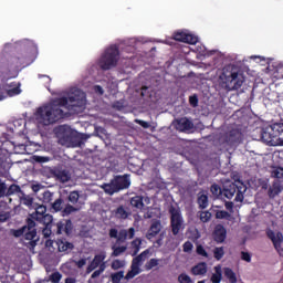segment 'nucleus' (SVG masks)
<instances>
[{
  "instance_id": "nucleus-28",
  "label": "nucleus",
  "mask_w": 283,
  "mask_h": 283,
  "mask_svg": "<svg viewBox=\"0 0 283 283\" xmlns=\"http://www.w3.org/2000/svg\"><path fill=\"white\" fill-rule=\"evenodd\" d=\"M115 217H117L119 220H127V218H129V212H127V210H125V207L119 206L115 210Z\"/></svg>"
},
{
  "instance_id": "nucleus-27",
  "label": "nucleus",
  "mask_w": 283,
  "mask_h": 283,
  "mask_svg": "<svg viewBox=\"0 0 283 283\" xmlns=\"http://www.w3.org/2000/svg\"><path fill=\"white\" fill-rule=\"evenodd\" d=\"M45 213H48V207L39 206L35 209V212L31 214V218H33V220H39V218L45 216Z\"/></svg>"
},
{
  "instance_id": "nucleus-25",
  "label": "nucleus",
  "mask_w": 283,
  "mask_h": 283,
  "mask_svg": "<svg viewBox=\"0 0 283 283\" xmlns=\"http://www.w3.org/2000/svg\"><path fill=\"white\" fill-rule=\"evenodd\" d=\"M223 274L230 283H238V275L235 274V272H233L231 268H224Z\"/></svg>"
},
{
  "instance_id": "nucleus-29",
  "label": "nucleus",
  "mask_w": 283,
  "mask_h": 283,
  "mask_svg": "<svg viewBox=\"0 0 283 283\" xmlns=\"http://www.w3.org/2000/svg\"><path fill=\"white\" fill-rule=\"evenodd\" d=\"M20 202L24 205V207H32L34 205V198L25 195V192L21 193Z\"/></svg>"
},
{
  "instance_id": "nucleus-5",
  "label": "nucleus",
  "mask_w": 283,
  "mask_h": 283,
  "mask_svg": "<svg viewBox=\"0 0 283 283\" xmlns=\"http://www.w3.org/2000/svg\"><path fill=\"white\" fill-rule=\"evenodd\" d=\"M245 192L247 186H244L242 181L230 182L223 186L222 200H224V198H227V200H231V198L235 196L234 202H243Z\"/></svg>"
},
{
  "instance_id": "nucleus-21",
  "label": "nucleus",
  "mask_w": 283,
  "mask_h": 283,
  "mask_svg": "<svg viewBox=\"0 0 283 283\" xmlns=\"http://www.w3.org/2000/svg\"><path fill=\"white\" fill-rule=\"evenodd\" d=\"M207 262H200L191 268L192 275H207Z\"/></svg>"
},
{
  "instance_id": "nucleus-54",
  "label": "nucleus",
  "mask_w": 283,
  "mask_h": 283,
  "mask_svg": "<svg viewBox=\"0 0 283 283\" xmlns=\"http://www.w3.org/2000/svg\"><path fill=\"white\" fill-rule=\"evenodd\" d=\"M184 253H191L193 251V243L191 241H186L182 245Z\"/></svg>"
},
{
  "instance_id": "nucleus-26",
  "label": "nucleus",
  "mask_w": 283,
  "mask_h": 283,
  "mask_svg": "<svg viewBox=\"0 0 283 283\" xmlns=\"http://www.w3.org/2000/svg\"><path fill=\"white\" fill-rule=\"evenodd\" d=\"M210 191H211L212 196H214V198H219L220 200H222L223 188H221L220 185L213 184L210 187Z\"/></svg>"
},
{
  "instance_id": "nucleus-30",
  "label": "nucleus",
  "mask_w": 283,
  "mask_h": 283,
  "mask_svg": "<svg viewBox=\"0 0 283 283\" xmlns=\"http://www.w3.org/2000/svg\"><path fill=\"white\" fill-rule=\"evenodd\" d=\"M74 249V243L69 242V241H61L59 243V251L62 253H65L66 251H72Z\"/></svg>"
},
{
  "instance_id": "nucleus-44",
  "label": "nucleus",
  "mask_w": 283,
  "mask_h": 283,
  "mask_svg": "<svg viewBox=\"0 0 283 283\" xmlns=\"http://www.w3.org/2000/svg\"><path fill=\"white\" fill-rule=\"evenodd\" d=\"M125 277V272L119 271L111 275L112 283H120V280Z\"/></svg>"
},
{
  "instance_id": "nucleus-22",
  "label": "nucleus",
  "mask_w": 283,
  "mask_h": 283,
  "mask_svg": "<svg viewBox=\"0 0 283 283\" xmlns=\"http://www.w3.org/2000/svg\"><path fill=\"white\" fill-rule=\"evenodd\" d=\"M54 177L56 180H60V182H70V172L67 170H55Z\"/></svg>"
},
{
  "instance_id": "nucleus-18",
  "label": "nucleus",
  "mask_w": 283,
  "mask_h": 283,
  "mask_svg": "<svg viewBox=\"0 0 283 283\" xmlns=\"http://www.w3.org/2000/svg\"><path fill=\"white\" fill-rule=\"evenodd\" d=\"M176 129L178 132H189V129H193V122L187 117H182L177 120Z\"/></svg>"
},
{
  "instance_id": "nucleus-41",
  "label": "nucleus",
  "mask_w": 283,
  "mask_h": 283,
  "mask_svg": "<svg viewBox=\"0 0 283 283\" xmlns=\"http://www.w3.org/2000/svg\"><path fill=\"white\" fill-rule=\"evenodd\" d=\"M107 269V264L106 263H103L101 264V266L98 268V270H95L91 277L92 280H96V277H99L102 273H105V270Z\"/></svg>"
},
{
  "instance_id": "nucleus-13",
  "label": "nucleus",
  "mask_w": 283,
  "mask_h": 283,
  "mask_svg": "<svg viewBox=\"0 0 283 283\" xmlns=\"http://www.w3.org/2000/svg\"><path fill=\"white\" fill-rule=\"evenodd\" d=\"M266 237L269 238V240H271L275 251H277V253H280V251H282V242H283V234L282 232H276L268 229L266 230Z\"/></svg>"
},
{
  "instance_id": "nucleus-35",
  "label": "nucleus",
  "mask_w": 283,
  "mask_h": 283,
  "mask_svg": "<svg viewBox=\"0 0 283 283\" xmlns=\"http://www.w3.org/2000/svg\"><path fill=\"white\" fill-rule=\"evenodd\" d=\"M76 211H78V208L67 203L62 210V216L65 218V216H72V213H76Z\"/></svg>"
},
{
  "instance_id": "nucleus-3",
  "label": "nucleus",
  "mask_w": 283,
  "mask_h": 283,
  "mask_svg": "<svg viewBox=\"0 0 283 283\" xmlns=\"http://www.w3.org/2000/svg\"><path fill=\"white\" fill-rule=\"evenodd\" d=\"M118 59H120V51L116 44H113L99 57L98 66L104 71L112 70L118 65Z\"/></svg>"
},
{
  "instance_id": "nucleus-58",
  "label": "nucleus",
  "mask_w": 283,
  "mask_h": 283,
  "mask_svg": "<svg viewBox=\"0 0 283 283\" xmlns=\"http://www.w3.org/2000/svg\"><path fill=\"white\" fill-rule=\"evenodd\" d=\"M10 220V212L0 210V222H8Z\"/></svg>"
},
{
  "instance_id": "nucleus-17",
  "label": "nucleus",
  "mask_w": 283,
  "mask_h": 283,
  "mask_svg": "<svg viewBox=\"0 0 283 283\" xmlns=\"http://www.w3.org/2000/svg\"><path fill=\"white\" fill-rule=\"evenodd\" d=\"M163 231V223L160 220H153L150 228L146 234L147 240H154L158 233Z\"/></svg>"
},
{
  "instance_id": "nucleus-9",
  "label": "nucleus",
  "mask_w": 283,
  "mask_h": 283,
  "mask_svg": "<svg viewBox=\"0 0 283 283\" xmlns=\"http://www.w3.org/2000/svg\"><path fill=\"white\" fill-rule=\"evenodd\" d=\"M0 90H2L6 96L12 98L13 96H19L21 94V82H11L6 84H0Z\"/></svg>"
},
{
  "instance_id": "nucleus-57",
  "label": "nucleus",
  "mask_w": 283,
  "mask_h": 283,
  "mask_svg": "<svg viewBox=\"0 0 283 283\" xmlns=\"http://www.w3.org/2000/svg\"><path fill=\"white\" fill-rule=\"evenodd\" d=\"M124 264H123V261L120 260H114L112 262V269L113 271H118V269H123Z\"/></svg>"
},
{
  "instance_id": "nucleus-43",
  "label": "nucleus",
  "mask_w": 283,
  "mask_h": 283,
  "mask_svg": "<svg viewBox=\"0 0 283 283\" xmlns=\"http://www.w3.org/2000/svg\"><path fill=\"white\" fill-rule=\"evenodd\" d=\"M272 178H276V180H280L283 178V168L282 167H274L271 172Z\"/></svg>"
},
{
  "instance_id": "nucleus-53",
  "label": "nucleus",
  "mask_w": 283,
  "mask_h": 283,
  "mask_svg": "<svg viewBox=\"0 0 283 283\" xmlns=\"http://www.w3.org/2000/svg\"><path fill=\"white\" fill-rule=\"evenodd\" d=\"M197 255H201V258H209V253L207 252V250H205V247H202L201 244L197 245Z\"/></svg>"
},
{
  "instance_id": "nucleus-52",
  "label": "nucleus",
  "mask_w": 283,
  "mask_h": 283,
  "mask_svg": "<svg viewBox=\"0 0 283 283\" xmlns=\"http://www.w3.org/2000/svg\"><path fill=\"white\" fill-rule=\"evenodd\" d=\"M61 143H62V145H72V143H74V136H72V135H64L61 138Z\"/></svg>"
},
{
  "instance_id": "nucleus-37",
  "label": "nucleus",
  "mask_w": 283,
  "mask_h": 283,
  "mask_svg": "<svg viewBox=\"0 0 283 283\" xmlns=\"http://www.w3.org/2000/svg\"><path fill=\"white\" fill-rule=\"evenodd\" d=\"M132 207L135 209H143V196H136L130 199Z\"/></svg>"
},
{
  "instance_id": "nucleus-39",
  "label": "nucleus",
  "mask_w": 283,
  "mask_h": 283,
  "mask_svg": "<svg viewBox=\"0 0 283 283\" xmlns=\"http://www.w3.org/2000/svg\"><path fill=\"white\" fill-rule=\"evenodd\" d=\"M34 220H36V219H34V218H28L27 219V224L25 226H23V228H25V231H36V222L34 221Z\"/></svg>"
},
{
  "instance_id": "nucleus-60",
  "label": "nucleus",
  "mask_w": 283,
  "mask_h": 283,
  "mask_svg": "<svg viewBox=\"0 0 283 283\" xmlns=\"http://www.w3.org/2000/svg\"><path fill=\"white\" fill-rule=\"evenodd\" d=\"M114 109H118L120 112L122 109H125V104L120 101H117L113 104Z\"/></svg>"
},
{
  "instance_id": "nucleus-6",
  "label": "nucleus",
  "mask_w": 283,
  "mask_h": 283,
  "mask_svg": "<svg viewBox=\"0 0 283 283\" xmlns=\"http://www.w3.org/2000/svg\"><path fill=\"white\" fill-rule=\"evenodd\" d=\"M280 132H283V123H276L270 127L262 128L260 132L262 143L271 147L280 145Z\"/></svg>"
},
{
  "instance_id": "nucleus-14",
  "label": "nucleus",
  "mask_w": 283,
  "mask_h": 283,
  "mask_svg": "<svg viewBox=\"0 0 283 283\" xmlns=\"http://www.w3.org/2000/svg\"><path fill=\"white\" fill-rule=\"evenodd\" d=\"M106 258H107V254L105 252L95 254V256L86 268V273L90 274L92 273V271H96V269H99L101 264H105Z\"/></svg>"
},
{
  "instance_id": "nucleus-1",
  "label": "nucleus",
  "mask_w": 283,
  "mask_h": 283,
  "mask_svg": "<svg viewBox=\"0 0 283 283\" xmlns=\"http://www.w3.org/2000/svg\"><path fill=\"white\" fill-rule=\"evenodd\" d=\"M86 97L85 93L81 90H75L69 97H60L46 106L39 107L36 111L38 120L41 125H54L63 118H69L70 113L63 111L62 107H67L73 112H81L85 109Z\"/></svg>"
},
{
  "instance_id": "nucleus-56",
  "label": "nucleus",
  "mask_w": 283,
  "mask_h": 283,
  "mask_svg": "<svg viewBox=\"0 0 283 283\" xmlns=\"http://www.w3.org/2000/svg\"><path fill=\"white\" fill-rule=\"evenodd\" d=\"M189 240H191L192 242H198V240H200V232L198 231V229H195L193 231H191V235L189 237Z\"/></svg>"
},
{
  "instance_id": "nucleus-12",
  "label": "nucleus",
  "mask_w": 283,
  "mask_h": 283,
  "mask_svg": "<svg viewBox=\"0 0 283 283\" xmlns=\"http://www.w3.org/2000/svg\"><path fill=\"white\" fill-rule=\"evenodd\" d=\"M172 39L175 41H180L181 43H188L189 45H196V43H198V36L185 31H176Z\"/></svg>"
},
{
  "instance_id": "nucleus-23",
  "label": "nucleus",
  "mask_w": 283,
  "mask_h": 283,
  "mask_svg": "<svg viewBox=\"0 0 283 283\" xmlns=\"http://www.w3.org/2000/svg\"><path fill=\"white\" fill-rule=\"evenodd\" d=\"M210 282L212 283H221L222 282V266L216 265L214 273L210 277Z\"/></svg>"
},
{
  "instance_id": "nucleus-32",
  "label": "nucleus",
  "mask_w": 283,
  "mask_h": 283,
  "mask_svg": "<svg viewBox=\"0 0 283 283\" xmlns=\"http://www.w3.org/2000/svg\"><path fill=\"white\" fill-rule=\"evenodd\" d=\"M54 200V192H51L50 190H46L42 195V201L44 205H52V201Z\"/></svg>"
},
{
  "instance_id": "nucleus-15",
  "label": "nucleus",
  "mask_w": 283,
  "mask_h": 283,
  "mask_svg": "<svg viewBox=\"0 0 283 283\" xmlns=\"http://www.w3.org/2000/svg\"><path fill=\"white\" fill-rule=\"evenodd\" d=\"M212 238L217 244H222L227 240V228L222 224H217L212 233Z\"/></svg>"
},
{
  "instance_id": "nucleus-8",
  "label": "nucleus",
  "mask_w": 283,
  "mask_h": 283,
  "mask_svg": "<svg viewBox=\"0 0 283 283\" xmlns=\"http://www.w3.org/2000/svg\"><path fill=\"white\" fill-rule=\"evenodd\" d=\"M74 231V224L72 223L71 219H62L56 222L55 224V233L56 235H72Z\"/></svg>"
},
{
  "instance_id": "nucleus-62",
  "label": "nucleus",
  "mask_w": 283,
  "mask_h": 283,
  "mask_svg": "<svg viewBox=\"0 0 283 283\" xmlns=\"http://www.w3.org/2000/svg\"><path fill=\"white\" fill-rule=\"evenodd\" d=\"M241 260L244 262H251V254L249 252H241Z\"/></svg>"
},
{
  "instance_id": "nucleus-31",
  "label": "nucleus",
  "mask_w": 283,
  "mask_h": 283,
  "mask_svg": "<svg viewBox=\"0 0 283 283\" xmlns=\"http://www.w3.org/2000/svg\"><path fill=\"white\" fill-rule=\"evenodd\" d=\"M14 193H23L21 186L12 184L9 188H7V198H9V196H14Z\"/></svg>"
},
{
  "instance_id": "nucleus-10",
  "label": "nucleus",
  "mask_w": 283,
  "mask_h": 283,
  "mask_svg": "<svg viewBox=\"0 0 283 283\" xmlns=\"http://www.w3.org/2000/svg\"><path fill=\"white\" fill-rule=\"evenodd\" d=\"M23 245L29 249V251H34L36 248V242H39V237H36V230H27L22 239Z\"/></svg>"
},
{
  "instance_id": "nucleus-19",
  "label": "nucleus",
  "mask_w": 283,
  "mask_h": 283,
  "mask_svg": "<svg viewBox=\"0 0 283 283\" xmlns=\"http://www.w3.org/2000/svg\"><path fill=\"white\" fill-rule=\"evenodd\" d=\"M282 193V184L279 180L273 181L272 186L268 189V196L270 200H274L276 196Z\"/></svg>"
},
{
  "instance_id": "nucleus-46",
  "label": "nucleus",
  "mask_w": 283,
  "mask_h": 283,
  "mask_svg": "<svg viewBox=\"0 0 283 283\" xmlns=\"http://www.w3.org/2000/svg\"><path fill=\"white\" fill-rule=\"evenodd\" d=\"M213 258L217 259L218 261L224 258V248L223 247L214 248Z\"/></svg>"
},
{
  "instance_id": "nucleus-11",
  "label": "nucleus",
  "mask_w": 283,
  "mask_h": 283,
  "mask_svg": "<svg viewBox=\"0 0 283 283\" xmlns=\"http://www.w3.org/2000/svg\"><path fill=\"white\" fill-rule=\"evenodd\" d=\"M143 45V42L137 41L136 38H130L126 41L120 46L122 53L123 54H136V50Z\"/></svg>"
},
{
  "instance_id": "nucleus-20",
  "label": "nucleus",
  "mask_w": 283,
  "mask_h": 283,
  "mask_svg": "<svg viewBox=\"0 0 283 283\" xmlns=\"http://www.w3.org/2000/svg\"><path fill=\"white\" fill-rule=\"evenodd\" d=\"M136 235V230L129 228L128 230L122 229L117 235V242H125V240H132Z\"/></svg>"
},
{
  "instance_id": "nucleus-48",
  "label": "nucleus",
  "mask_w": 283,
  "mask_h": 283,
  "mask_svg": "<svg viewBox=\"0 0 283 283\" xmlns=\"http://www.w3.org/2000/svg\"><path fill=\"white\" fill-rule=\"evenodd\" d=\"M1 198H8V185L0 179V200Z\"/></svg>"
},
{
  "instance_id": "nucleus-34",
  "label": "nucleus",
  "mask_w": 283,
  "mask_h": 283,
  "mask_svg": "<svg viewBox=\"0 0 283 283\" xmlns=\"http://www.w3.org/2000/svg\"><path fill=\"white\" fill-rule=\"evenodd\" d=\"M50 207L55 212L63 211V198L60 197L55 199L54 202L50 205Z\"/></svg>"
},
{
  "instance_id": "nucleus-63",
  "label": "nucleus",
  "mask_w": 283,
  "mask_h": 283,
  "mask_svg": "<svg viewBox=\"0 0 283 283\" xmlns=\"http://www.w3.org/2000/svg\"><path fill=\"white\" fill-rule=\"evenodd\" d=\"M144 56H150V59H154L156 56V46L150 48L149 52H145Z\"/></svg>"
},
{
  "instance_id": "nucleus-51",
  "label": "nucleus",
  "mask_w": 283,
  "mask_h": 283,
  "mask_svg": "<svg viewBox=\"0 0 283 283\" xmlns=\"http://www.w3.org/2000/svg\"><path fill=\"white\" fill-rule=\"evenodd\" d=\"M200 221L201 222H209L211 220V212L209 211H201L199 214Z\"/></svg>"
},
{
  "instance_id": "nucleus-2",
  "label": "nucleus",
  "mask_w": 283,
  "mask_h": 283,
  "mask_svg": "<svg viewBox=\"0 0 283 283\" xmlns=\"http://www.w3.org/2000/svg\"><path fill=\"white\" fill-rule=\"evenodd\" d=\"M219 85L226 92L240 90L244 85V73L235 65H227L219 76Z\"/></svg>"
},
{
  "instance_id": "nucleus-42",
  "label": "nucleus",
  "mask_w": 283,
  "mask_h": 283,
  "mask_svg": "<svg viewBox=\"0 0 283 283\" xmlns=\"http://www.w3.org/2000/svg\"><path fill=\"white\" fill-rule=\"evenodd\" d=\"M78 198H81V195L78 191L74 190L70 192L67 200L71 202V205H76V202H78Z\"/></svg>"
},
{
  "instance_id": "nucleus-49",
  "label": "nucleus",
  "mask_w": 283,
  "mask_h": 283,
  "mask_svg": "<svg viewBox=\"0 0 283 283\" xmlns=\"http://www.w3.org/2000/svg\"><path fill=\"white\" fill-rule=\"evenodd\" d=\"M63 277V274H61V272H53L50 276H49V280L52 282V283H59L61 282Z\"/></svg>"
},
{
  "instance_id": "nucleus-64",
  "label": "nucleus",
  "mask_w": 283,
  "mask_h": 283,
  "mask_svg": "<svg viewBox=\"0 0 283 283\" xmlns=\"http://www.w3.org/2000/svg\"><path fill=\"white\" fill-rule=\"evenodd\" d=\"M85 264H87L86 259H81L77 262H75V265L77 266V269H83V266H85Z\"/></svg>"
},
{
  "instance_id": "nucleus-7",
  "label": "nucleus",
  "mask_w": 283,
  "mask_h": 283,
  "mask_svg": "<svg viewBox=\"0 0 283 283\" xmlns=\"http://www.w3.org/2000/svg\"><path fill=\"white\" fill-rule=\"evenodd\" d=\"M170 214V229L172 235H178L180 231H185V218H182V212L174 206L168 209Z\"/></svg>"
},
{
  "instance_id": "nucleus-47",
  "label": "nucleus",
  "mask_w": 283,
  "mask_h": 283,
  "mask_svg": "<svg viewBox=\"0 0 283 283\" xmlns=\"http://www.w3.org/2000/svg\"><path fill=\"white\" fill-rule=\"evenodd\" d=\"M217 220H228V218H231V214L227 212V210H218L216 212Z\"/></svg>"
},
{
  "instance_id": "nucleus-24",
  "label": "nucleus",
  "mask_w": 283,
  "mask_h": 283,
  "mask_svg": "<svg viewBox=\"0 0 283 283\" xmlns=\"http://www.w3.org/2000/svg\"><path fill=\"white\" fill-rule=\"evenodd\" d=\"M28 61V55L23 53H19L17 56H13L11 63L14 64V67L19 69L23 63Z\"/></svg>"
},
{
  "instance_id": "nucleus-61",
  "label": "nucleus",
  "mask_w": 283,
  "mask_h": 283,
  "mask_svg": "<svg viewBox=\"0 0 283 283\" xmlns=\"http://www.w3.org/2000/svg\"><path fill=\"white\" fill-rule=\"evenodd\" d=\"M109 238H115L118 240V230L116 228H112L108 232Z\"/></svg>"
},
{
  "instance_id": "nucleus-59",
  "label": "nucleus",
  "mask_w": 283,
  "mask_h": 283,
  "mask_svg": "<svg viewBox=\"0 0 283 283\" xmlns=\"http://www.w3.org/2000/svg\"><path fill=\"white\" fill-rule=\"evenodd\" d=\"M189 104L191 107H198V95H191L189 97Z\"/></svg>"
},
{
  "instance_id": "nucleus-16",
  "label": "nucleus",
  "mask_w": 283,
  "mask_h": 283,
  "mask_svg": "<svg viewBox=\"0 0 283 283\" xmlns=\"http://www.w3.org/2000/svg\"><path fill=\"white\" fill-rule=\"evenodd\" d=\"M140 262H143V253H139L136 259H134L132 270L127 272L125 280H133V277H136V275L140 273V268H138V263Z\"/></svg>"
},
{
  "instance_id": "nucleus-40",
  "label": "nucleus",
  "mask_w": 283,
  "mask_h": 283,
  "mask_svg": "<svg viewBox=\"0 0 283 283\" xmlns=\"http://www.w3.org/2000/svg\"><path fill=\"white\" fill-rule=\"evenodd\" d=\"M107 269V264L106 263H103L101 264V266L98 268V270H95L91 277L92 280H96V277H99L102 273H105V270Z\"/></svg>"
},
{
  "instance_id": "nucleus-38",
  "label": "nucleus",
  "mask_w": 283,
  "mask_h": 283,
  "mask_svg": "<svg viewBox=\"0 0 283 283\" xmlns=\"http://www.w3.org/2000/svg\"><path fill=\"white\" fill-rule=\"evenodd\" d=\"M112 249H113V253H112L113 258H118V255H123V253H125V251H127V247H125V245H122V247L113 245Z\"/></svg>"
},
{
  "instance_id": "nucleus-4",
  "label": "nucleus",
  "mask_w": 283,
  "mask_h": 283,
  "mask_svg": "<svg viewBox=\"0 0 283 283\" xmlns=\"http://www.w3.org/2000/svg\"><path fill=\"white\" fill-rule=\"evenodd\" d=\"M130 185L132 180L129 179V175H117L109 181V184H104L102 189L108 196H114V193H118V191L129 189Z\"/></svg>"
},
{
  "instance_id": "nucleus-33",
  "label": "nucleus",
  "mask_w": 283,
  "mask_h": 283,
  "mask_svg": "<svg viewBox=\"0 0 283 283\" xmlns=\"http://www.w3.org/2000/svg\"><path fill=\"white\" fill-rule=\"evenodd\" d=\"M197 202L200 209H207L209 207V197L207 195H200Z\"/></svg>"
},
{
  "instance_id": "nucleus-50",
  "label": "nucleus",
  "mask_w": 283,
  "mask_h": 283,
  "mask_svg": "<svg viewBox=\"0 0 283 283\" xmlns=\"http://www.w3.org/2000/svg\"><path fill=\"white\" fill-rule=\"evenodd\" d=\"M178 282L179 283H193V281L191 280V276H189L187 273L179 274Z\"/></svg>"
},
{
  "instance_id": "nucleus-36",
  "label": "nucleus",
  "mask_w": 283,
  "mask_h": 283,
  "mask_svg": "<svg viewBox=\"0 0 283 283\" xmlns=\"http://www.w3.org/2000/svg\"><path fill=\"white\" fill-rule=\"evenodd\" d=\"M54 218L52 217V214H42L41 218L36 219L38 222H42L43 224H45V227H50V224H52Z\"/></svg>"
},
{
  "instance_id": "nucleus-45",
  "label": "nucleus",
  "mask_w": 283,
  "mask_h": 283,
  "mask_svg": "<svg viewBox=\"0 0 283 283\" xmlns=\"http://www.w3.org/2000/svg\"><path fill=\"white\" fill-rule=\"evenodd\" d=\"M159 263H160V260H158V259H150L145 264V269H146V271H151V269H156V266H158Z\"/></svg>"
},
{
  "instance_id": "nucleus-55",
  "label": "nucleus",
  "mask_w": 283,
  "mask_h": 283,
  "mask_svg": "<svg viewBox=\"0 0 283 283\" xmlns=\"http://www.w3.org/2000/svg\"><path fill=\"white\" fill-rule=\"evenodd\" d=\"M25 228H20V229H17V230H11V233L14 238H21L22 235H24L25 233Z\"/></svg>"
}]
</instances>
